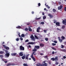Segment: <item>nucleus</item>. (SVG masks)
I'll use <instances>...</instances> for the list:
<instances>
[{"label":"nucleus","instance_id":"nucleus-27","mask_svg":"<svg viewBox=\"0 0 66 66\" xmlns=\"http://www.w3.org/2000/svg\"><path fill=\"white\" fill-rule=\"evenodd\" d=\"M51 60H52L53 61H55V60L54 59V58H52L51 59Z\"/></svg>","mask_w":66,"mask_h":66},{"label":"nucleus","instance_id":"nucleus-59","mask_svg":"<svg viewBox=\"0 0 66 66\" xmlns=\"http://www.w3.org/2000/svg\"><path fill=\"white\" fill-rule=\"evenodd\" d=\"M37 32H39V30H38V29H37Z\"/></svg>","mask_w":66,"mask_h":66},{"label":"nucleus","instance_id":"nucleus-39","mask_svg":"<svg viewBox=\"0 0 66 66\" xmlns=\"http://www.w3.org/2000/svg\"><path fill=\"white\" fill-rule=\"evenodd\" d=\"M0 57H1V59H3V55H0Z\"/></svg>","mask_w":66,"mask_h":66},{"label":"nucleus","instance_id":"nucleus-9","mask_svg":"<svg viewBox=\"0 0 66 66\" xmlns=\"http://www.w3.org/2000/svg\"><path fill=\"white\" fill-rule=\"evenodd\" d=\"M62 23L63 24L66 23V19H65L64 20H63Z\"/></svg>","mask_w":66,"mask_h":66},{"label":"nucleus","instance_id":"nucleus-46","mask_svg":"<svg viewBox=\"0 0 66 66\" xmlns=\"http://www.w3.org/2000/svg\"><path fill=\"white\" fill-rule=\"evenodd\" d=\"M52 45H53V46H55V45H56V44L53 43H52Z\"/></svg>","mask_w":66,"mask_h":66},{"label":"nucleus","instance_id":"nucleus-16","mask_svg":"<svg viewBox=\"0 0 66 66\" xmlns=\"http://www.w3.org/2000/svg\"><path fill=\"white\" fill-rule=\"evenodd\" d=\"M31 39H32L33 40H34L35 39L34 38V37L33 36V35H31Z\"/></svg>","mask_w":66,"mask_h":66},{"label":"nucleus","instance_id":"nucleus-5","mask_svg":"<svg viewBox=\"0 0 66 66\" xmlns=\"http://www.w3.org/2000/svg\"><path fill=\"white\" fill-rule=\"evenodd\" d=\"M35 48L37 49H38L40 48V47L39 46H35Z\"/></svg>","mask_w":66,"mask_h":66},{"label":"nucleus","instance_id":"nucleus-21","mask_svg":"<svg viewBox=\"0 0 66 66\" xmlns=\"http://www.w3.org/2000/svg\"><path fill=\"white\" fill-rule=\"evenodd\" d=\"M21 28V27L19 26H18V27H16V29H20Z\"/></svg>","mask_w":66,"mask_h":66},{"label":"nucleus","instance_id":"nucleus-54","mask_svg":"<svg viewBox=\"0 0 66 66\" xmlns=\"http://www.w3.org/2000/svg\"><path fill=\"white\" fill-rule=\"evenodd\" d=\"M20 33H19V34H18L19 37H21V38H22V37H21V36H20Z\"/></svg>","mask_w":66,"mask_h":66},{"label":"nucleus","instance_id":"nucleus-19","mask_svg":"<svg viewBox=\"0 0 66 66\" xmlns=\"http://www.w3.org/2000/svg\"><path fill=\"white\" fill-rule=\"evenodd\" d=\"M40 47H44V44L42 43L40 44Z\"/></svg>","mask_w":66,"mask_h":66},{"label":"nucleus","instance_id":"nucleus-36","mask_svg":"<svg viewBox=\"0 0 66 66\" xmlns=\"http://www.w3.org/2000/svg\"><path fill=\"white\" fill-rule=\"evenodd\" d=\"M40 23L41 24H45V23L44 22H41Z\"/></svg>","mask_w":66,"mask_h":66},{"label":"nucleus","instance_id":"nucleus-25","mask_svg":"<svg viewBox=\"0 0 66 66\" xmlns=\"http://www.w3.org/2000/svg\"><path fill=\"white\" fill-rule=\"evenodd\" d=\"M11 65H12V64H11V63H9L8 64L6 65L7 66H10Z\"/></svg>","mask_w":66,"mask_h":66},{"label":"nucleus","instance_id":"nucleus-28","mask_svg":"<svg viewBox=\"0 0 66 66\" xmlns=\"http://www.w3.org/2000/svg\"><path fill=\"white\" fill-rule=\"evenodd\" d=\"M1 59H2V60H3V61H4H4H7V60L6 59H3L2 58Z\"/></svg>","mask_w":66,"mask_h":66},{"label":"nucleus","instance_id":"nucleus-29","mask_svg":"<svg viewBox=\"0 0 66 66\" xmlns=\"http://www.w3.org/2000/svg\"><path fill=\"white\" fill-rule=\"evenodd\" d=\"M65 26L63 25L62 26V28L63 29H65Z\"/></svg>","mask_w":66,"mask_h":66},{"label":"nucleus","instance_id":"nucleus-51","mask_svg":"<svg viewBox=\"0 0 66 66\" xmlns=\"http://www.w3.org/2000/svg\"><path fill=\"white\" fill-rule=\"evenodd\" d=\"M52 49H53V50H56V49L55 48H54V47H52Z\"/></svg>","mask_w":66,"mask_h":66},{"label":"nucleus","instance_id":"nucleus-17","mask_svg":"<svg viewBox=\"0 0 66 66\" xmlns=\"http://www.w3.org/2000/svg\"><path fill=\"white\" fill-rule=\"evenodd\" d=\"M48 16H49L51 18H53V15L50 14H49L48 15Z\"/></svg>","mask_w":66,"mask_h":66},{"label":"nucleus","instance_id":"nucleus-34","mask_svg":"<svg viewBox=\"0 0 66 66\" xmlns=\"http://www.w3.org/2000/svg\"><path fill=\"white\" fill-rule=\"evenodd\" d=\"M56 22H57V21L55 19H54V23H56Z\"/></svg>","mask_w":66,"mask_h":66},{"label":"nucleus","instance_id":"nucleus-60","mask_svg":"<svg viewBox=\"0 0 66 66\" xmlns=\"http://www.w3.org/2000/svg\"><path fill=\"white\" fill-rule=\"evenodd\" d=\"M44 32H45V33H47V30H44Z\"/></svg>","mask_w":66,"mask_h":66},{"label":"nucleus","instance_id":"nucleus-23","mask_svg":"<svg viewBox=\"0 0 66 66\" xmlns=\"http://www.w3.org/2000/svg\"><path fill=\"white\" fill-rule=\"evenodd\" d=\"M61 38H62V40H64V39H65V37L64 36H62L61 37Z\"/></svg>","mask_w":66,"mask_h":66},{"label":"nucleus","instance_id":"nucleus-7","mask_svg":"<svg viewBox=\"0 0 66 66\" xmlns=\"http://www.w3.org/2000/svg\"><path fill=\"white\" fill-rule=\"evenodd\" d=\"M35 42L33 43L32 42H28V45H30L31 44H35Z\"/></svg>","mask_w":66,"mask_h":66},{"label":"nucleus","instance_id":"nucleus-33","mask_svg":"<svg viewBox=\"0 0 66 66\" xmlns=\"http://www.w3.org/2000/svg\"><path fill=\"white\" fill-rule=\"evenodd\" d=\"M43 19H45L46 18V16H44L43 17Z\"/></svg>","mask_w":66,"mask_h":66},{"label":"nucleus","instance_id":"nucleus-11","mask_svg":"<svg viewBox=\"0 0 66 66\" xmlns=\"http://www.w3.org/2000/svg\"><path fill=\"white\" fill-rule=\"evenodd\" d=\"M54 60L56 62H57L58 61V57L56 56L54 58Z\"/></svg>","mask_w":66,"mask_h":66},{"label":"nucleus","instance_id":"nucleus-4","mask_svg":"<svg viewBox=\"0 0 66 66\" xmlns=\"http://www.w3.org/2000/svg\"><path fill=\"white\" fill-rule=\"evenodd\" d=\"M3 47L4 48H5L6 50H9L10 48L9 47H6L5 45H3Z\"/></svg>","mask_w":66,"mask_h":66},{"label":"nucleus","instance_id":"nucleus-62","mask_svg":"<svg viewBox=\"0 0 66 66\" xmlns=\"http://www.w3.org/2000/svg\"><path fill=\"white\" fill-rule=\"evenodd\" d=\"M11 65H12V66H14V65H15V64L13 63L11 64Z\"/></svg>","mask_w":66,"mask_h":66},{"label":"nucleus","instance_id":"nucleus-57","mask_svg":"<svg viewBox=\"0 0 66 66\" xmlns=\"http://www.w3.org/2000/svg\"><path fill=\"white\" fill-rule=\"evenodd\" d=\"M64 10L65 12H66V6L64 8Z\"/></svg>","mask_w":66,"mask_h":66},{"label":"nucleus","instance_id":"nucleus-6","mask_svg":"<svg viewBox=\"0 0 66 66\" xmlns=\"http://www.w3.org/2000/svg\"><path fill=\"white\" fill-rule=\"evenodd\" d=\"M62 7H63V6H62V5H61L59 6L58 7V10H61V9H62Z\"/></svg>","mask_w":66,"mask_h":66},{"label":"nucleus","instance_id":"nucleus-38","mask_svg":"<svg viewBox=\"0 0 66 66\" xmlns=\"http://www.w3.org/2000/svg\"><path fill=\"white\" fill-rule=\"evenodd\" d=\"M15 40L17 42H18L19 40V38H17Z\"/></svg>","mask_w":66,"mask_h":66},{"label":"nucleus","instance_id":"nucleus-2","mask_svg":"<svg viewBox=\"0 0 66 66\" xmlns=\"http://www.w3.org/2000/svg\"><path fill=\"white\" fill-rule=\"evenodd\" d=\"M46 61H44L43 62V66H48V64L46 63Z\"/></svg>","mask_w":66,"mask_h":66},{"label":"nucleus","instance_id":"nucleus-31","mask_svg":"<svg viewBox=\"0 0 66 66\" xmlns=\"http://www.w3.org/2000/svg\"><path fill=\"white\" fill-rule=\"evenodd\" d=\"M21 36L22 37H24V36H25L24 35V34H22L21 35Z\"/></svg>","mask_w":66,"mask_h":66},{"label":"nucleus","instance_id":"nucleus-47","mask_svg":"<svg viewBox=\"0 0 66 66\" xmlns=\"http://www.w3.org/2000/svg\"><path fill=\"white\" fill-rule=\"evenodd\" d=\"M25 42H26V43H27V42H29V40L27 39V40H26L25 41Z\"/></svg>","mask_w":66,"mask_h":66},{"label":"nucleus","instance_id":"nucleus-50","mask_svg":"<svg viewBox=\"0 0 66 66\" xmlns=\"http://www.w3.org/2000/svg\"><path fill=\"white\" fill-rule=\"evenodd\" d=\"M27 25H30V23H27L26 24Z\"/></svg>","mask_w":66,"mask_h":66},{"label":"nucleus","instance_id":"nucleus-58","mask_svg":"<svg viewBox=\"0 0 66 66\" xmlns=\"http://www.w3.org/2000/svg\"><path fill=\"white\" fill-rule=\"evenodd\" d=\"M40 6V3H39L38 4V6Z\"/></svg>","mask_w":66,"mask_h":66},{"label":"nucleus","instance_id":"nucleus-44","mask_svg":"<svg viewBox=\"0 0 66 66\" xmlns=\"http://www.w3.org/2000/svg\"><path fill=\"white\" fill-rule=\"evenodd\" d=\"M25 30L26 31H28V29L27 28H26L25 29Z\"/></svg>","mask_w":66,"mask_h":66},{"label":"nucleus","instance_id":"nucleus-15","mask_svg":"<svg viewBox=\"0 0 66 66\" xmlns=\"http://www.w3.org/2000/svg\"><path fill=\"white\" fill-rule=\"evenodd\" d=\"M60 23L59 22H57L56 23V24L57 26H60Z\"/></svg>","mask_w":66,"mask_h":66},{"label":"nucleus","instance_id":"nucleus-22","mask_svg":"<svg viewBox=\"0 0 66 66\" xmlns=\"http://www.w3.org/2000/svg\"><path fill=\"white\" fill-rule=\"evenodd\" d=\"M29 28L28 29V30H29V31H32V29H31V27H29Z\"/></svg>","mask_w":66,"mask_h":66},{"label":"nucleus","instance_id":"nucleus-35","mask_svg":"<svg viewBox=\"0 0 66 66\" xmlns=\"http://www.w3.org/2000/svg\"><path fill=\"white\" fill-rule=\"evenodd\" d=\"M23 65L24 66H28V65H27V64H26L25 63L24 64H23Z\"/></svg>","mask_w":66,"mask_h":66},{"label":"nucleus","instance_id":"nucleus-18","mask_svg":"<svg viewBox=\"0 0 66 66\" xmlns=\"http://www.w3.org/2000/svg\"><path fill=\"white\" fill-rule=\"evenodd\" d=\"M17 54V53H11V55L12 56H15Z\"/></svg>","mask_w":66,"mask_h":66},{"label":"nucleus","instance_id":"nucleus-37","mask_svg":"<svg viewBox=\"0 0 66 66\" xmlns=\"http://www.w3.org/2000/svg\"><path fill=\"white\" fill-rule=\"evenodd\" d=\"M35 38H36V39H38V37H37V36H36L35 35Z\"/></svg>","mask_w":66,"mask_h":66},{"label":"nucleus","instance_id":"nucleus-53","mask_svg":"<svg viewBox=\"0 0 66 66\" xmlns=\"http://www.w3.org/2000/svg\"><path fill=\"white\" fill-rule=\"evenodd\" d=\"M62 47H61V48H64V46H63V45H61Z\"/></svg>","mask_w":66,"mask_h":66},{"label":"nucleus","instance_id":"nucleus-56","mask_svg":"<svg viewBox=\"0 0 66 66\" xmlns=\"http://www.w3.org/2000/svg\"><path fill=\"white\" fill-rule=\"evenodd\" d=\"M53 42L54 43H57V41H54Z\"/></svg>","mask_w":66,"mask_h":66},{"label":"nucleus","instance_id":"nucleus-40","mask_svg":"<svg viewBox=\"0 0 66 66\" xmlns=\"http://www.w3.org/2000/svg\"><path fill=\"white\" fill-rule=\"evenodd\" d=\"M46 6L47 7V8L48 9H50V7H49L48 6V5H46Z\"/></svg>","mask_w":66,"mask_h":66},{"label":"nucleus","instance_id":"nucleus-12","mask_svg":"<svg viewBox=\"0 0 66 66\" xmlns=\"http://www.w3.org/2000/svg\"><path fill=\"white\" fill-rule=\"evenodd\" d=\"M35 52H33L31 56H33V55H36V53H35Z\"/></svg>","mask_w":66,"mask_h":66},{"label":"nucleus","instance_id":"nucleus-3","mask_svg":"<svg viewBox=\"0 0 66 66\" xmlns=\"http://www.w3.org/2000/svg\"><path fill=\"white\" fill-rule=\"evenodd\" d=\"M5 57H7V58H8L10 56V54L9 53H6L5 54Z\"/></svg>","mask_w":66,"mask_h":66},{"label":"nucleus","instance_id":"nucleus-45","mask_svg":"<svg viewBox=\"0 0 66 66\" xmlns=\"http://www.w3.org/2000/svg\"><path fill=\"white\" fill-rule=\"evenodd\" d=\"M55 65H58L59 64V62L56 61L55 63Z\"/></svg>","mask_w":66,"mask_h":66},{"label":"nucleus","instance_id":"nucleus-30","mask_svg":"<svg viewBox=\"0 0 66 66\" xmlns=\"http://www.w3.org/2000/svg\"><path fill=\"white\" fill-rule=\"evenodd\" d=\"M40 64V63H38V64H36V66H39Z\"/></svg>","mask_w":66,"mask_h":66},{"label":"nucleus","instance_id":"nucleus-52","mask_svg":"<svg viewBox=\"0 0 66 66\" xmlns=\"http://www.w3.org/2000/svg\"><path fill=\"white\" fill-rule=\"evenodd\" d=\"M29 57H27V56H26V59L27 60H28L29 59H28Z\"/></svg>","mask_w":66,"mask_h":66},{"label":"nucleus","instance_id":"nucleus-26","mask_svg":"<svg viewBox=\"0 0 66 66\" xmlns=\"http://www.w3.org/2000/svg\"><path fill=\"white\" fill-rule=\"evenodd\" d=\"M53 11L54 13H55V12H56V10H55V9H53Z\"/></svg>","mask_w":66,"mask_h":66},{"label":"nucleus","instance_id":"nucleus-32","mask_svg":"<svg viewBox=\"0 0 66 66\" xmlns=\"http://www.w3.org/2000/svg\"><path fill=\"white\" fill-rule=\"evenodd\" d=\"M5 52L6 53H8V52H9L8 51H7L6 50H5Z\"/></svg>","mask_w":66,"mask_h":66},{"label":"nucleus","instance_id":"nucleus-63","mask_svg":"<svg viewBox=\"0 0 66 66\" xmlns=\"http://www.w3.org/2000/svg\"><path fill=\"white\" fill-rule=\"evenodd\" d=\"M31 13L32 14H34V11H32L31 12Z\"/></svg>","mask_w":66,"mask_h":66},{"label":"nucleus","instance_id":"nucleus-13","mask_svg":"<svg viewBox=\"0 0 66 66\" xmlns=\"http://www.w3.org/2000/svg\"><path fill=\"white\" fill-rule=\"evenodd\" d=\"M26 55H24L22 57V59H23V60H24L26 58Z\"/></svg>","mask_w":66,"mask_h":66},{"label":"nucleus","instance_id":"nucleus-43","mask_svg":"<svg viewBox=\"0 0 66 66\" xmlns=\"http://www.w3.org/2000/svg\"><path fill=\"white\" fill-rule=\"evenodd\" d=\"M38 29L39 30H40V27H38V28L37 29Z\"/></svg>","mask_w":66,"mask_h":66},{"label":"nucleus","instance_id":"nucleus-24","mask_svg":"<svg viewBox=\"0 0 66 66\" xmlns=\"http://www.w3.org/2000/svg\"><path fill=\"white\" fill-rule=\"evenodd\" d=\"M0 53L1 54H3V53H4V54H5V53H4V51H1L0 52Z\"/></svg>","mask_w":66,"mask_h":66},{"label":"nucleus","instance_id":"nucleus-42","mask_svg":"<svg viewBox=\"0 0 66 66\" xmlns=\"http://www.w3.org/2000/svg\"><path fill=\"white\" fill-rule=\"evenodd\" d=\"M41 19V18H36V20H39V19Z\"/></svg>","mask_w":66,"mask_h":66},{"label":"nucleus","instance_id":"nucleus-64","mask_svg":"<svg viewBox=\"0 0 66 66\" xmlns=\"http://www.w3.org/2000/svg\"><path fill=\"white\" fill-rule=\"evenodd\" d=\"M20 40H23V38H20Z\"/></svg>","mask_w":66,"mask_h":66},{"label":"nucleus","instance_id":"nucleus-10","mask_svg":"<svg viewBox=\"0 0 66 66\" xmlns=\"http://www.w3.org/2000/svg\"><path fill=\"white\" fill-rule=\"evenodd\" d=\"M19 56H22L23 55V53L22 52H20L19 54Z\"/></svg>","mask_w":66,"mask_h":66},{"label":"nucleus","instance_id":"nucleus-49","mask_svg":"<svg viewBox=\"0 0 66 66\" xmlns=\"http://www.w3.org/2000/svg\"><path fill=\"white\" fill-rule=\"evenodd\" d=\"M62 51H63V52H66V50L65 49L62 50Z\"/></svg>","mask_w":66,"mask_h":66},{"label":"nucleus","instance_id":"nucleus-48","mask_svg":"<svg viewBox=\"0 0 66 66\" xmlns=\"http://www.w3.org/2000/svg\"><path fill=\"white\" fill-rule=\"evenodd\" d=\"M44 57V58H45V59H48V56H45Z\"/></svg>","mask_w":66,"mask_h":66},{"label":"nucleus","instance_id":"nucleus-61","mask_svg":"<svg viewBox=\"0 0 66 66\" xmlns=\"http://www.w3.org/2000/svg\"><path fill=\"white\" fill-rule=\"evenodd\" d=\"M63 59H65L66 58V57L65 56H63Z\"/></svg>","mask_w":66,"mask_h":66},{"label":"nucleus","instance_id":"nucleus-55","mask_svg":"<svg viewBox=\"0 0 66 66\" xmlns=\"http://www.w3.org/2000/svg\"><path fill=\"white\" fill-rule=\"evenodd\" d=\"M57 30H58L59 31H61V30L59 29L58 28H57Z\"/></svg>","mask_w":66,"mask_h":66},{"label":"nucleus","instance_id":"nucleus-14","mask_svg":"<svg viewBox=\"0 0 66 66\" xmlns=\"http://www.w3.org/2000/svg\"><path fill=\"white\" fill-rule=\"evenodd\" d=\"M58 38L59 39V40L60 43H62L63 40L62 39H60V37H58Z\"/></svg>","mask_w":66,"mask_h":66},{"label":"nucleus","instance_id":"nucleus-20","mask_svg":"<svg viewBox=\"0 0 66 66\" xmlns=\"http://www.w3.org/2000/svg\"><path fill=\"white\" fill-rule=\"evenodd\" d=\"M37 51V50L36 48H35V47L34 48V49L32 50V51L33 52H35L36 51Z\"/></svg>","mask_w":66,"mask_h":66},{"label":"nucleus","instance_id":"nucleus-8","mask_svg":"<svg viewBox=\"0 0 66 66\" xmlns=\"http://www.w3.org/2000/svg\"><path fill=\"white\" fill-rule=\"evenodd\" d=\"M31 57L32 59V60L34 61V62H35L36 61V59L35 57H34L33 56H31Z\"/></svg>","mask_w":66,"mask_h":66},{"label":"nucleus","instance_id":"nucleus-41","mask_svg":"<svg viewBox=\"0 0 66 66\" xmlns=\"http://www.w3.org/2000/svg\"><path fill=\"white\" fill-rule=\"evenodd\" d=\"M45 40L46 41H48V38H45Z\"/></svg>","mask_w":66,"mask_h":66},{"label":"nucleus","instance_id":"nucleus-1","mask_svg":"<svg viewBox=\"0 0 66 66\" xmlns=\"http://www.w3.org/2000/svg\"><path fill=\"white\" fill-rule=\"evenodd\" d=\"M19 48L20 50H24V47H23L22 45L20 46Z\"/></svg>","mask_w":66,"mask_h":66}]
</instances>
